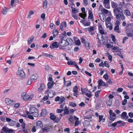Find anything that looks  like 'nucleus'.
<instances>
[{
  "instance_id": "nucleus-64",
  "label": "nucleus",
  "mask_w": 133,
  "mask_h": 133,
  "mask_svg": "<svg viewBox=\"0 0 133 133\" xmlns=\"http://www.w3.org/2000/svg\"><path fill=\"white\" fill-rule=\"evenodd\" d=\"M128 115L129 117L132 118L133 117V113L132 112H130L128 113Z\"/></svg>"
},
{
  "instance_id": "nucleus-39",
  "label": "nucleus",
  "mask_w": 133,
  "mask_h": 133,
  "mask_svg": "<svg viewBox=\"0 0 133 133\" xmlns=\"http://www.w3.org/2000/svg\"><path fill=\"white\" fill-rule=\"evenodd\" d=\"M124 14L127 16H129L130 15V13L129 10H126L124 11Z\"/></svg>"
},
{
  "instance_id": "nucleus-56",
  "label": "nucleus",
  "mask_w": 133,
  "mask_h": 133,
  "mask_svg": "<svg viewBox=\"0 0 133 133\" xmlns=\"http://www.w3.org/2000/svg\"><path fill=\"white\" fill-rule=\"evenodd\" d=\"M104 64L105 66L108 68H109L110 66L108 62L106 61L104 62Z\"/></svg>"
},
{
  "instance_id": "nucleus-14",
  "label": "nucleus",
  "mask_w": 133,
  "mask_h": 133,
  "mask_svg": "<svg viewBox=\"0 0 133 133\" xmlns=\"http://www.w3.org/2000/svg\"><path fill=\"white\" fill-rule=\"evenodd\" d=\"M59 45V43L58 44L57 42H53L50 47L51 49L57 48H58Z\"/></svg>"
},
{
  "instance_id": "nucleus-8",
  "label": "nucleus",
  "mask_w": 133,
  "mask_h": 133,
  "mask_svg": "<svg viewBox=\"0 0 133 133\" xmlns=\"http://www.w3.org/2000/svg\"><path fill=\"white\" fill-rule=\"evenodd\" d=\"M113 11L116 15L120 14L123 12L122 10L120 7H118L117 8L114 9Z\"/></svg>"
},
{
  "instance_id": "nucleus-60",
  "label": "nucleus",
  "mask_w": 133,
  "mask_h": 133,
  "mask_svg": "<svg viewBox=\"0 0 133 133\" xmlns=\"http://www.w3.org/2000/svg\"><path fill=\"white\" fill-rule=\"evenodd\" d=\"M90 23L89 22H86L84 23L83 25L85 26H88L90 25Z\"/></svg>"
},
{
  "instance_id": "nucleus-45",
  "label": "nucleus",
  "mask_w": 133,
  "mask_h": 133,
  "mask_svg": "<svg viewBox=\"0 0 133 133\" xmlns=\"http://www.w3.org/2000/svg\"><path fill=\"white\" fill-rule=\"evenodd\" d=\"M78 11V10L77 9H76L75 8H72V14H75V13H77Z\"/></svg>"
},
{
  "instance_id": "nucleus-25",
  "label": "nucleus",
  "mask_w": 133,
  "mask_h": 133,
  "mask_svg": "<svg viewBox=\"0 0 133 133\" xmlns=\"http://www.w3.org/2000/svg\"><path fill=\"white\" fill-rule=\"evenodd\" d=\"M8 128L6 127H4L1 129V133H7Z\"/></svg>"
},
{
  "instance_id": "nucleus-18",
  "label": "nucleus",
  "mask_w": 133,
  "mask_h": 133,
  "mask_svg": "<svg viewBox=\"0 0 133 133\" xmlns=\"http://www.w3.org/2000/svg\"><path fill=\"white\" fill-rule=\"evenodd\" d=\"M36 127L37 129L41 128L43 127V124L42 122L40 121H37L36 123Z\"/></svg>"
},
{
  "instance_id": "nucleus-40",
  "label": "nucleus",
  "mask_w": 133,
  "mask_h": 133,
  "mask_svg": "<svg viewBox=\"0 0 133 133\" xmlns=\"http://www.w3.org/2000/svg\"><path fill=\"white\" fill-rule=\"evenodd\" d=\"M16 123V122L13 121L12 120H11V121L9 123V125L11 126H13L15 125Z\"/></svg>"
},
{
  "instance_id": "nucleus-17",
  "label": "nucleus",
  "mask_w": 133,
  "mask_h": 133,
  "mask_svg": "<svg viewBox=\"0 0 133 133\" xmlns=\"http://www.w3.org/2000/svg\"><path fill=\"white\" fill-rule=\"evenodd\" d=\"M128 37H131L133 36V30H126L125 31Z\"/></svg>"
},
{
  "instance_id": "nucleus-1",
  "label": "nucleus",
  "mask_w": 133,
  "mask_h": 133,
  "mask_svg": "<svg viewBox=\"0 0 133 133\" xmlns=\"http://www.w3.org/2000/svg\"><path fill=\"white\" fill-rule=\"evenodd\" d=\"M34 96V95L33 94H31L30 95H26V93L25 92L22 93L21 95V97L25 101L31 100L33 97Z\"/></svg>"
},
{
  "instance_id": "nucleus-52",
  "label": "nucleus",
  "mask_w": 133,
  "mask_h": 133,
  "mask_svg": "<svg viewBox=\"0 0 133 133\" xmlns=\"http://www.w3.org/2000/svg\"><path fill=\"white\" fill-rule=\"evenodd\" d=\"M109 25V24H107V25H106V26L107 28H109L110 30H111L112 29V27L110 23V25Z\"/></svg>"
},
{
  "instance_id": "nucleus-20",
  "label": "nucleus",
  "mask_w": 133,
  "mask_h": 133,
  "mask_svg": "<svg viewBox=\"0 0 133 133\" xmlns=\"http://www.w3.org/2000/svg\"><path fill=\"white\" fill-rule=\"evenodd\" d=\"M5 101L6 104L8 105H10L14 103L13 101L11 100L9 98H6L5 100Z\"/></svg>"
},
{
  "instance_id": "nucleus-7",
  "label": "nucleus",
  "mask_w": 133,
  "mask_h": 133,
  "mask_svg": "<svg viewBox=\"0 0 133 133\" xmlns=\"http://www.w3.org/2000/svg\"><path fill=\"white\" fill-rule=\"evenodd\" d=\"M81 9L82 13H79V16L81 17L84 19L85 18V17L87 16V14L85 11V9L83 7L81 8Z\"/></svg>"
},
{
  "instance_id": "nucleus-42",
  "label": "nucleus",
  "mask_w": 133,
  "mask_h": 133,
  "mask_svg": "<svg viewBox=\"0 0 133 133\" xmlns=\"http://www.w3.org/2000/svg\"><path fill=\"white\" fill-rule=\"evenodd\" d=\"M47 2L46 0H44L43 1V8L44 9H45L47 8Z\"/></svg>"
},
{
  "instance_id": "nucleus-13",
  "label": "nucleus",
  "mask_w": 133,
  "mask_h": 133,
  "mask_svg": "<svg viewBox=\"0 0 133 133\" xmlns=\"http://www.w3.org/2000/svg\"><path fill=\"white\" fill-rule=\"evenodd\" d=\"M66 46L68 45H71L73 43L72 39L70 38H68L66 40Z\"/></svg>"
},
{
  "instance_id": "nucleus-36",
  "label": "nucleus",
  "mask_w": 133,
  "mask_h": 133,
  "mask_svg": "<svg viewBox=\"0 0 133 133\" xmlns=\"http://www.w3.org/2000/svg\"><path fill=\"white\" fill-rule=\"evenodd\" d=\"M42 56L46 57H51V56L52 57V55L45 53H43L41 55H40L39 56L41 57Z\"/></svg>"
},
{
  "instance_id": "nucleus-63",
  "label": "nucleus",
  "mask_w": 133,
  "mask_h": 133,
  "mask_svg": "<svg viewBox=\"0 0 133 133\" xmlns=\"http://www.w3.org/2000/svg\"><path fill=\"white\" fill-rule=\"evenodd\" d=\"M114 97V96L112 95V94H110L108 96V98L110 100H112V99Z\"/></svg>"
},
{
  "instance_id": "nucleus-57",
  "label": "nucleus",
  "mask_w": 133,
  "mask_h": 133,
  "mask_svg": "<svg viewBox=\"0 0 133 133\" xmlns=\"http://www.w3.org/2000/svg\"><path fill=\"white\" fill-rule=\"evenodd\" d=\"M75 43L77 45H79L81 44L80 41L78 39L75 41Z\"/></svg>"
},
{
  "instance_id": "nucleus-61",
  "label": "nucleus",
  "mask_w": 133,
  "mask_h": 133,
  "mask_svg": "<svg viewBox=\"0 0 133 133\" xmlns=\"http://www.w3.org/2000/svg\"><path fill=\"white\" fill-rule=\"evenodd\" d=\"M31 130L32 132H35L36 131V129L35 126H34L32 127Z\"/></svg>"
},
{
  "instance_id": "nucleus-28",
  "label": "nucleus",
  "mask_w": 133,
  "mask_h": 133,
  "mask_svg": "<svg viewBox=\"0 0 133 133\" xmlns=\"http://www.w3.org/2000/svg\"><path fill=\"white\" fill-rule=\"evenodd\" d=\"M65 98L64 97L61 96L59 101V103H62L63 104H65Z\"/></svg>"
},
{
  "instance_id": "nucleus-27",
  "label": "nucleus",
  "mask_w": 133,
  "mask_h": 133,
  "mask_svg": "<svg viewBox=\"0 0 133 133\" xmlns=\"http://www.w3.org/2000/svg\"><path fill=\"white\" fill-rule=\"evenodd\" d=\"M101 21L103 22H104L106 20V17L104 14H102V15H99Z\"/></svg>"
},
{
  "instance_id": "nucleus-53",
  "label": "nucleus",
  "mask_w": 133,
  "mask_h": 133,
  "mask_svg": "<svg viewBox=\"0 0 133 133\" xmlns=\"http://www.w3.org/2000/svg\"><path fill=\"white\" fill-rule=\"evenodd\" d=\"M98 30L99 31H100V30H102L103 29L102 25L101 24V23H98Z\"/></svg>"
},
{
  "instance_id": "nucleus-29",
  "label": "nucleus",
  "mask_w": 133,
  "mask_h": 133,
  "mask_svg": "<svg viewBox=\"0 0 133 133\" xmlns=\"http://www.w3.org/2000/svg\"><path fill=\"white\" fill-rule=\"evenodd\" d=\"M54 84L53 83V82H49L48 83L47 85L48 86V89H51L52 88L53 86L54 85Z\"/></svg>"
},
{
  "instance_id": "nucleus-16",
  "label": "nucleus",
  "mask_w": 133,
  "mask_h": 133,
  "mask_svg": "<svg viewBox=\"0 0 133 133\" xmlns=\"http://www.w3.org/2000/svg\"><path fill=\"white\" fill-rule=\"evenodd\" d=\"M66 40H65L62 39L59 42V45L62 47L66 46Z\"/></svg>"
},
{
  "instance_id": "nucleus-38",
  "label": "nucleus",
  "mask_w": 133,
  "mask_h": 133,
  "mask_svg": "<svg viewBox=\"0 0 133 133\" xmlns=\"http://www.w3.org/2000/svg\"><path fill=\"white\" fill-rule=\"evenodd\" d=\"M103 116L102 115L99 116V122H103L105 121V119L103 118Z\"/></svg>"
},
{
  "instance_id": "nucleus-37",
  "label": "nucleus",
  "mask_w": 133,
  "mask_h": 133,
  "mask_svg": "<svg viewBox=\"0 0 133 133\" xmlns=\"http://www.w3.org/2000/svg\"><path fill=\"white\" fill-rule=\"evenodd\" d=\"M112 49L113 50H115V51H114V52H118L119 51V48L117 46H113V47H112Z\"/></svg>"
},
{
  "instance_id": "nucleus-21",
  "label": "nucleus",
  "mask_w": 133,
  "mask_h": 133,
  "mask_svg": "<svg viewBox=\"0 0 133 133\" xmlns=\"http://www.w3.org/2000/svg\"><path fill=\"white\" fill-rule=\"evenodd\" d=\"M45 88V85L43 84H41L40 85V87L38 89V91L39 93L42 92L43 90Z\"/></svg>"
},
{
  "instance_id": "nucleus-51",
  "label": "nucleus",
  "mask_w": 133,
  "mask_h": 133,
  "mask_svg": "<svg viewBox=\"0 0 133 133\" xmlns=\"http://www.w3.org/2000/svg\"><path fill=\"white\" fill-rule=\"evenodd\" d=\"M73 118L72 115H70L69 118V120L71 123H73Z\"/></svg>"
},
{
  "instance_id": "nucleus-3",
  "label": "nucleus",
  "mask_w": 133,
  "mask_h": 133,
  "mask_svg": "<svg viewBox=\"0 0 133 133\" xmlns=\"http://www.w3.org/2000/svg\"><path fill=\"white\" fill-rule=\"evenodd\" d=\"M83 94H85L89 97H91L92 94L91 91H89L88 89H84L81 90Z\"/></svg>"
},
{
  "instance_id": "nucleus-24",
  "label": "nucleus",
  "mask_w": 133,
  "mask_h": 133,
  "mask_svg": "<svg viewBox=\"0 0 133 133\" xmlns=\"http://www.w3.org/2000/svg\"><path fill=\"white\" fill-rule=\"evenodd\" d=\"M114 31L118 33L121 32V31L119 29V26L116 25L114 28Z\"/></svg>"
},
{
  "instance_id": "nucleus-19",
  "label": "nucleus",
  "mask_w": 133,
  "mask_h": 133,
  "mask_svg": "<svg viewBox=\"0 0 133 133\" xmlns=\"http://www.w3.org/2000/svg\"><path fill=\"white\" fill-rule=\"evenodd\" d=\"M121 115V118L124 119H127L128 118L127 113L125 112H123L122 113Z\"/></svg>"
},
{
  "instance_id": "nucleus-31",
  "label": "nucleus",
  "mask_w": 133,
  "mask_h": 133,
  "mask_svg": "<svg viewBox=\"0 0 133 133\" xmlns=\"http://www.w3.org/2000/svg\"><path fill=\"white\" fill-rule=\"evenodd\" d=\"M111 6L113 8H114V9L117 8H118L117 7L118 4L117 3L113 2H111Z\"/></svg>"
},
{
  "instance_id": "nucleus-22",
  "label": "nucleus",
  "mask_w": 133,
  "mask_h": 133,
  "mask_svg": "<svg viewBox=\"0 0 133 133\" xmlns=\"http://www.w3.org/2000/svg\"><path fill=\"white\" fill-rule=\"evenodd\" d=\"M38 78V75L36 74H35L30 77V79L33 81L36 80Z\"/></svg>"
},
{
  "instance_id": "nucleus-32",
  "label": "nucleus",
  "mask_w": 133,
  "mask_h": 133,
  "mask_svg": "<svg viewBox=\"0 0 133 133\" xmlns=\"http://www.w3.org/2000/svg\"><path fill=\"white\" fill-rule=\"evenodd\" d=\"M34 37L33 36H32L31 37H29L28 39V44H31L32 41L34 40Z\"/></svg>"
},
{
  "instance_id": "nucleus-2",
  "label": "nucleus",
  "mask_w": 133,
  "mask_h": 133,
  "mask_svg": "<svg viewBox=\"0 0 133 133\" xmlns=\"http://www.w3.org/2000/svg\"><path fill=\"white\" fill-rule=\"evenodd\" d=\"M30 112L31 115H33L35 117H37L38 115V110L36 108L34 107L30 108Z\"/></svg>"
},
{
  "instance_id": "nucleus-55",
  "label": "nucleus",
  "mask_w": 133,
  "mask_h": 133,
  "mask_svg": "<svg viewBox=\"0 0 133 133\" xmlns=\"http://www.w3.org/2000/svg\"><path fill=\"white\" fill-rule=\"evenodd\" d=\"M72 16L74 18V19H76V20H77L78 19V18L77 16H76L74 14H71Z\"/></svg>"
},
{
  "instance_id": "nucleus-44",
  "label": "nucleus",
  "mask_w": 133,
  "mask_h": 133,
  "mask_svg": "<svg viewBox=\"0 0 133 133\" xmlns=\"http://www.w3.org/2000/svg\"><path fill=\"white\" fill-rule=\"evenodd\" d=\"M85 48L87 49H89L90 48V47L89 46V44L88 42H86L84 43Z\"/></svg>"
},
{
  "instance_id": "nucleus-6",
  "label": "nucleus",
  "mask_w": 133,
  "mask_h": 133,
  "mask_svg": "<svg viewBox=\"0 0 133 133\" xmlns=\"http://www.w3.org/2000/svg\"><path fill=\"white\" fill-rule=\"evenodd\" d=\"M116 18L119 21H124L125 19V16L123 13L116 15Z\"/></svg>"
},
{
  "instance_id": "nucleus-48",
  "label": "nucleus",
  "mask_w": 133,
  "mask_h": 133,
  "mask_svg": "<svg viewBox=\"0 0 133 133\" xmlns=\"http://www.w3.org/2000/svg\"><path fill=\"white\" fill-rule=\"evenodd\" d=\"M50 130V129L47 127H45L43 130V131L44 132H48Z\"/></svg>"
},
{
  "instance_id": "nucleus-58",
  "label": "nucleus",
  "mask_w": 133,
  "mask_h": 133,
  "mask_svg": "<svg viewBox=\"0 0 133 133\" xmlns=\"http://www.w3.org/2000/svg\"><path fill=\"white\" fill-rule=\"evenodd\" d=\"M127 100L126 99H124L122 102V104L123 105H125L127 102Z\"/></svg>"
},
{
  "instance_id": "nucleus-4",
  "label": "nucleus",
  "mask_w": 133,
  "mask_h": 133,
  "mask_svg": "<svg viewBox=\"0 0 133 133\" xmlns=\"http://www.w3.org/2000/svg\"><path fill=\"white\" fill-rule=\"evenodd\" d=\"M49 90L47 89L46 90L44 94H48V97L50 98H52L56 94V93L55 91L53 90H51L49 92Z\"/></svg>"
},
{
  "instance_id": "nucleus-47",
  "label": "nucleus",
  "mask_w": 133,
  "mask_h": 133,
  "mask_svg": "<svg viewBox=\"0 0 133 133\" xmlns=\"http://www.w3.org/2000/svg\"><path fill=\"white\" fill-rule=\"evenodd\" d=\"M100 91H97L95 93V96L97 98L99 97V94L100 93Z\"/></svg>"
},
{
  "instance_id": "nucleus-43",
  "label": "nucleus",
  "mask_w": 133,
  "mask_h": 133,
  "mask_svg": "<svg viewBox=\"0 0 133 133\" xmlns=\"http://www.w3.org/2000/svg\"><path fill=\"white\" fill-rule=\"evenodd\" d=\"M112 100L109 99L107 102L106 103L107 105L110 106L112 104Z\"/></svg>"
},
{
  "instance_id": "nucleus-54",
  "label": "nucleus",
  "mask_w": 133,
  "mask_h": 133,
  "mask_svg": "<svg viewBox=\"0 0 133 133\" xmlns=\"http://www.w3.org/2000/svg\"><path fill=\"white\" fill-rule=\"evenodd\" d=\"M8 133H14V130L11 129H9L8 128Z\"/></svg>"
},
{
  "instance_id": "nucleus-5",
  "label": "nucleus",
  "mask_w": 133,
  "mask_h": 133,
  "mask_svg": "<svg viewBox=\"0 0 133 133\" xmlns=\"http://www.w3.org/2000/svg\"><path fill=\"white\" fill-rule=\"evenodd\" d=\"M17 75L22 78H24L25 76V74L23 70L19 68L18 69V71L17 72Z\"/></svg>"
},
{
  "instance_id": "nucleus-12",
  "label": "nucleus",
  "mask_w": 133,
  "mask_h": 133,
  "mask_svg": "<svg viewBox=\"0 0 133 133\" xmlns=\"http://www.w3.org/2000/svg\"><path fill=\"white\" fill-rule=\"evenodd\" d=\"M67 64L69 65H74L77 69H79V67L76 64V63L74 61H69L68 62Z\"/></svg>"
},
{
  "instance_id": "nucleus-35",
  "label": "nucleus",
  "mask_w": 133,
  "mask_h": 133,
  "mask_svg": "<svg viewBox=\"0 0 133 133\" xmlns=\"http://www.w3.org/2000/svg\"><path fill=\"white\" fill-rule=\"evenodd\" d=\"M58 31L56 29L52 31L54 37H55L58 35Z\"/></svg>"
},
{
  "instance_id": "nucleus-49",
  "label": "nucleus",
  "mask_w": 133,
  "mask_h": 133,
  "mask_svg": "<svg viewBox=\"0 0 133 133\" xmlns=\"http://www.w3.org/2000/svg\"><path fill=\"white\" fill-rule=\"evenodd\" d=\"M103 12L105 14L109 13V14H110V15H111V12H109L108 10L105 9H103Z\"/></svg>"
},
{
  "instance_id": "nucleus-41",
  "label": "nucleus",
  "mask_w": 133,
  "mask_h": 133,
  "mask_svg": "<svg viewBox=\"0 0 133 133\" xmlns=\"http://www.w3.org/2000/svg\"><path fill=\"white\" fill-rule=\"evenodd\" d=\"M98 82L99 86H103L104 84V82H103L101 79L99 80Z\"/></svg>"
},
{
  "instance_id": "nucleus-9",
  "label": "nucleus",
  "mask_w": 133,
  "mask_h": 133,
  "mask_svg": "<svg viewBox=\"0 0 133 133\" xmlns=\"http://www.w3.org/2000/svg\"><path fill=\"white\" fill-rule=\"evenodd\" d=\"M50 118L51 119L56 122H58L59 121V118L55 116L52 113H50Z\"/></svg>"
},
{
  "instance_id": "nucleus-33",
  "label": "nucleus",
  "mask_w": 133,
  "mask_h": 133,
  "mask_svg": "<svg viewBox=\"0 0 133 133\" xmlns=\"http://www.w3.org/2000/svg\"><path fill=\"white\" fill-rule=\"evenodd\" d=\"M103 34H98L97 37L99 41L103 40L104 38L102 35Z\"/></svg>"
},
{
  "instance_id": "nucleus-59",
  "label": "nucleus",
  "mask_w": 133,
  "mask_h": 133,
  "mask_svg": "<svg viewBox=\"0 0 133 133\" xmlns=\"http://www.w3.org/2000/svg\"><path fill=\"white\" fill-rule=\"evenodd\" d=\"M104 78L106 80H108V75L107 74H105L103 76Z\"/></svg>"
},
{
  "instance_id": "nucleus-62",
  "label": "nucleus",
  "mask_w": 133,
  "mask_h": 133,
  "mask_svg": "<svg viewBox=\"0 0 133 133\" xmlns=\"http://www.w3.org/2000/svg\"><path fill=\"white\" fill-rule=\"evenodd\" d=\"M63 111V109H58L56 110V112L58 113H62Z\"/></svg>"
},
{
  "instance_id": "nucleus-46",
  "label": "nucleus",
  "mask_w": 133,
  "mask_h": 133,
  "mask_svg": "<svg viewBox=\"0 0 133 133\" xmlns=\"http://www.w3.org/2000/svg\"><path fill=\"white\" fill-rule=\"evenodd\" d=\"M18 0H11V6L14 5V4L16 2H18Z\"/></svg>"
},
{
  "instance_id": "nucleus-50",
  "label": "nucleus",
  "mask_w": 133,
  "mask_h": 133,
  "mask_svg": "<svg viewBox=\"0 0 133 133\" xmlns=\"http://www.w3.org/2000/svg\"><path fill=\"white\" fill-rule=\"evenodd\" d=\"M78 88L77 86H75L73 88V92H78Z\"/></svg>"
},
{
  "instance_id": "nucleus-11",
  "label": "nucleus",
  "mask_w": 133,
  "mask_h": 133,
  "mask_svg": "<svg viewBox=\"0 0 133 133\" xmlns=\"http://www.w3.org/2000/svg\"><path fill=\"white\" fill-rule=\"evenodd\" d=\"M103 3V5L105 8L107 9L110 8L109 0H104Z\"/></svg>"
},
{
  "instance_id": "nucleus-26",
  "label": "nucleus",
  "mask_w": 133,
  "mask_h": 133,
  "mask_svg": "<svg viewBox=\"0 0 133 133\" xmlns=\"http://www.w3.org/2000/svg\"><path fill=\"white\" fill-rule=\"evenodd\" d=\"M8 11V9L6 8H3L2 10V12L3 15H6Z\"/></svg>"
},
{
  "instance_id": "nucleus-30",
  "label": "nucleus",
  "mask_w": 133,
  "mask_h": 133,
  "mask_svg": "<svg viewBox=\"0 0 133 133\" xmlns=\"http://www.w3.org/2000/svg\"><path fill=\"white\" fill-rule=\"evenodd\" d=\"M64 111L63 113L64 115L68 114H69V111L68 109L67 106H65V107L64 109H63V111Z\"/></svg>"
},
{
  "instance_id": "nucleus-15",
  "label": "nucleus",
  "mask_w": 133,
  "mask_h": 133,
  "mask_svg": "<svg viewBox=\"0 0 133 133\" xmlns=\"http://www.w3.org/2000/svg\"><path fill=\"white\" fill-rule=\"evenodd\" d=\"M66 26L67 25L66 22H62L60 26V29L62 31H63L64 29L66 28Z\"/></svg>"
},
{
  "instance_id": "nucleus-23",
  "label": "nucleus",
  "mask_w": 133,
  "mask_h": 133,
  "mask_svg": "<svg viewBox=\"0 0 133 133\" xmlns=\"http://www.w3.org/2000/svg\"><path fill=\"white\" fill-rule=\"evenodd\" d=\"M88 14L89 16L88 18L92 19V21H94V20H93V16L92 13V11L90 10H89Z\"/></svg>"
},
{
  "instance_id": "nucleus-10",
  "label": "nucleus",
  "mask_w": 133,
  "mask_h": 133,
  "mask_svg": "<svg viewBox=\"0 0 133 133\" xmlns=\"http://www.w3.org/2000/svg\"><path fill=\"white\" fill-rule=\"evenodd\" d=\"M87 29L89 31V33L91 35H93L95 33L94 31L95 28L94 26H90L87 28Z\"/></svg>"
},
{
  "instance_id": "nucleus-34",
  "label": "nucleus",
  "mask_w": 133,
  "mask_h": 133,
  "mask_svg": "<svg viewBox=\"0 0 133 133\" xmlns=\"http://www.w3.org/2000/svg\"><path fill=\"white\" fill-rule=\"evenodd\" d=\"M123 123L124 124H125V123L124 122H123L121 121H118L116 122L112 123L111 124V125L113 127H114L116 126L117 124V123Z\"/></svg>"
}]
</instances>
